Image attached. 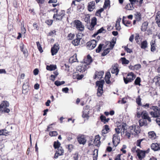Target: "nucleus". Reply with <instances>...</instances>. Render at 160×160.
Masks as SVG:
<instances>
[{
	"label": "nucleus",
	"instance_id": "1",
	"mask_svg": "<svg viewBox=\"0 0 160 160\" xmlns=\"http://www.w3.org/2000/svg\"><path fill=\"white\" fill-rule=\"evenodd\" d=\"M142 107L144 108L149 110H152V111L150 112V114L153 118H157L160 117V109L158 108L157 106H152V104L147 103L143 105Z\"/></svg>",
	"mask_w": 160,
	"mask_h": 160
},
{
	"label": "nucleus",
	"instance_id": "2",
	"mask_svg": "<svg viewBox=\"0 0 160 160\" xmlns=\"http://www.w3.org/2000/svg\"><path fill=\"white\" fill-rule=\"evenodd\" d=\"M53 10H56V13L54 14L53 18L55 21H61L65 15V11L63 10H59L56 8L53 9Z\"/></svg>",
	"mask_w": 160,
	"mask_h": 160
},
{
	"label": "nucleus",
	"instance_id": "3",
	"mask_svg": "<svg viewBox=\"0 0 160 160\" xmlns=\"http://www.w3.org/2000/svg\"><path fill=\"white\" fill-rule=\"evenodd\" d=\"M136 148V146H134L132 148L131 151L133 153L136 152L139 159L142 160L145 156V152L143 150H140L139 148Z\"/></svg>",
	"mask_w": 160,
	"mask_h": 160
},
{
	"label": "nucleus",
	"instance_id": "4",
	"mask_svg": "<svg viewBox=\"0 0 160 160\" xmlns=\"http://www.w3.org/2000/svg\"><path fill=\"white\" fill-rule=\"evenodd\" d=\"M136 78V75L132 72H130L128 73L126 77H123V79L125 83L127 84L132 82Z\"/></svg>",
	"mask_w": 160,
	"mask_h": 160
},
{
	"label": "nucleus",
	"instance_id": "5",
	"mask_svg": "<svg viewBox=\"0 0 160 160\" xmlns=\"http://www.w3.org/2000/svg\"><path fill=\"white\" fill-rule=\"evenodd\" d=\"M128 130L131 134L136 135H137L140 132L141 130L139 126L135 125L134 126H130Z\"/></svg>",
	"mask_w": 160,
	"mask_h": 160
},
{
	"label": "nucleus",
	"instance_id": "6",
	"mask_svg": "<svg viewBox=\"0 0 160 160\" xmlns=\"http://www.w3.org/2000/svg\"><path fill=\"white\" fill-rule=\"evenodd\" d=\"M74 23L76 26V28L79 31L82 32L84 30V26L80 20H74Z\"/></svg>",
	"mask_w": 160,
	"mask_h": 160
},
{
	"label": "nucleus",
	"instance_id": "7",
	"mask_svg": "<svg viewBox=\"0 0 160 160\" xmlns=\"http://www.w3.org/2000/svg\"><path fill=\"white\" fill-rule=\"evenodd\" d=\"M9 104L7 101H3L0 105V110L4 111L5 112L8 113L10 110L7 108L9 106Z\"/></svg>",
	"mask_w": 160,
	"mask_h": 160
},
{
	"label": "nucleus",
	"instance_id": "8",
	"mask_svg": "<svg viewBox=\"0 0 160 160\" xmlns=\"http://www.w3.org/2000/svg\"><path fill=\"white\" fill-rule=\"evenodd\" d=\"M110 70L112 74H115L116 76H117L119 71L118 64L117 63H114L112 66Z\"/></svg>",
	"mask_w": 160,
	"mask_h": 160
},
{
	"label": "nucleus",
	"instance_id": "9",
	"mask_svg": "<svg viewBox=\"0 0 160 160\" xmlns=\"http://www.w3.org/2000/svg\"><path fill=\"white\" fill-rule=\"evenodd\" d=\"M96 41L95 40H92L87 42L86 46L88 49L92 50L96 47Z\"/></svg>",
	"mask_w": 160,
	"mask_h": 160
},
{
	"label": "nucleus",
	"instance_id": "10",
	"mask_svg": "<svg viewBox=\"0 0 160 160\" xmlns=\"http://www.w3.org/2000/svg\"><path fill=\"white\" fill-rule=\"evenodd\" d=\"M88 66L85 64V63L83 62L77 66L76 69L77 71L81 72H84L88 68Z\"/></svg>",
	"mask_w": 160,
	"mask_h": 160
},
{
	"label": "nucleus",
	"instance_id": "11",
	"mask_svg": "<svg viewBox=\"0 0 160 160\" xmlns=\"http://www.w3.org/2000/svg\"><path fill=\"white\" fill-rule=\"evenodd\" d=\"M120 141L119 136L118 133H115L113 135L112 142L114 145L116 146Z\"/></svg>",
	"mask_w": 160,
	"mask_h": 160
},
{
	"label": "nucleus",
	"instance_id": "12",
	"mask_svg": "<svg viewBox=\"0 0 160 160\" xmlns=\"http://www.w3.org/2000/svg\"><path fill=\"white\" fill-rule=\"evenodd\" d=\"M64 152V150L62 147L57 148L54 154V158L55 159L58 158L59 156L63 155Z\"/></svg>",
	"mask_w": 160,
	"mask_h": 160
},
{
	"label": "nucleus",
	"instance_id": "13",
	"mask_svg": "<svg viewBox=\"0 0 160 160\" xmlns=\"http://www.w3.org/2000/svg\"><path fill=\"white\" fill-rule=\"evenodd\" d=\"M59 49V47L58 44H55L52 47L51 52L52 55L53 56L56 55Z\"/></svg>",
	"mask_w": 160,
	"mask_h": 160
},
{
	"label": "nucleus",
	"instance_id": "14",
	"mask_svg": "<svg viewBox=\"0 0 160 160\" xmlns=\"http://www.w3.org/2000/svg\"><path fill=\"white\" fill-rule=\"evenodd\" d=\"M95 2L94 1H91L88 3L87 9L90 12L93 11L95 8Z\"/></svg>",
	"mask_w": 160,
	"mask_h": 160
},
{
	"label": "nucleus",
	"instance_id": "15",
	"mask_svg": "<svg viewBox=\"0 0 160 160\" xmlns=\"http://www.w3.org/2000/svg\"><path fill=\"white\" fill-rule=\"evenodd\" d=\"M151 149L154 151L160 150V143H153L151 145Z\"/></svg>",
	"mask_w": 160,
	"mask_h": 160
},
{
	"label": "nucleus",
	"instance_id": "16",
	"mask_svg": "<svg viewBox=\"0 0 160 160\" xmlns=\"http://www.w3.org/2000/svg\"><path fill=\"white\" fill-rule=\"evenodd\" d=\"M76 37V38L72 41V43L75 46L79 45L80 41L82 39V38L79 37L80 35L78 34H77Z\"/></svg>",
	"mask_w": 160,
	"mask_h": 160
},
{
	"label": "nucleus",
	"instance_id": "17",
	"mask_svg": "<svg viewBox=\"0 0 160 160\" xmlns=\"http://www.w3.org/2000/svg\"><path fill=\"white\" fill-rule=\"evenodd\" d=\"M141 115L142 118L147 119V120L149 122L151 121V118L149 116L148 114L146 111H142L141 113Z\"/></svg>",
	"mask_w": 160,
	"mask_h": 160
},
{
	"label": "nucleus",
	"instance_id": "18",
	"mask_svg": "<svg viewBox=\"0 0 160 160\" xmlns=\"http://www.w3.org/2000/svg\"><path fill=\"white\" fill-rule=\"evenodd\" d=\"M151 45L150 50L152 52H154L157 50V46L155 40H152L150 42Z\"/></svg>",
	"mask_w": 160,
	"mask_h": 160
},
{
	"label": "nucleus",
	"instance_id": "19",
	"mask_svg": "<svg viewBox=\"0 0 160 160\" xmlns=\"http://www.w3.org/2000/svg\"><path fill=\"white\" fill-rule=\"evenodd\" d=\"M77 139L79 144L83 145H84L87 141L86 138L83 135H81L78 136Z\"/></svg>",
	"mask_w": 160,
	"mask_h": 160
},
{
	"label": "nucleus",
	"instance_id": "20",
	"mask_svg": "<svg viewBox=\"0 0 160 160\" xmlns=\"http://www.w3.org/2000/svg\"><path fill=\"white\" fill-rule=\"evenodd\" d=\"M96 23L97 18L95 17H93L91 20V22L90 26L88 27V29L90 30H93Z\"/></svg>",
	"mask_w": 160,
	"mask_h": 160
},
{
	"label": "nucleus",
	"instance_id": "21",
	"mask_svg": "<svg viewBox=\"0 0 160 160\" xmlns=\"http://www.w3.org/2000/svg\"><path fill=\"white\" fill-rule=\"evenodd\" d=\"M92 61V60L91 57L90 55H88L87 56V58L84 59L83 63H85V64L88 66V65L90 64Z\"/></svg>",
	"mask_w": 160,
	"mask_h": 160
},
{
	"label": "nucleus",
	"instance_id": "22",
	"mask_svg": "<svg viewBox=\"0 0 160 160\" xmlns=\"http://www.w3.org/2000/svg\"><path fill=\"white\" fill-rule=\"evenodd\" d=\"M100 137L99 135H96L95 137V139L93 142L95 145L98 147H99L100 145Z\"/></svg>",
	"mask_w": 160,
	"mask_h": 160
},
{
	"label": "nucleus",
	"instance_id": "23",
	"mask_svg": "<svg viewBox=\"0 0 160 160\" xmlns=\"http://www.w3.org/2000/svg\"><path fill=\"white\" fill-rule=\"evenodd\" d=\"M104 74V72L103 71L96 72L95 73L94 79L97 78L100 80L102 78V76Z\"/></svg>",
	"mask_w": 160,
	"mask_h": 160
},
{
	"label": "nucleus",
	"instance_id": "24",
	"mask_svg": "<svg viewBox=\"0 0 160 160\" xmlns=\"http://www.w3.org/2000/svg\"><path fill=\"white\" fill-rule=\"evenodd\" d=\"M104 82L103 80L98 81L96 82V86L98 87V88H103V86Z\"/></svg>",
	"mask_w": 160,
	"mask_h": 160
},
{
	"label": "nucleus",
	"instance_id": "25",
	"mask_svg": "<svg viewBox=\"0 0 160 160\" xmlns=\"http://www.w3.org/2000/svg\"><path fill=\"white\" fill-rule=\"evenodd\" d=\"M147 119H144L142 118L139 120V123L140 127L143 126H146L148 125V122Z\"/></svg>",
	"mask_w": 160,
	"mask_h": 160
},
{
	"label": "nucleus",
	"instance_id": "26",
	"mask_svg": "<svg viewBox=\"0 0 160 160\" xmlns=\"http://www.w3.org/2000/svg\"><path fill=\"white\" fill-rule=\"evenodd\" d=\"M20 48L21 51L23 52L25 55H28V51L27 49L24 48V45L23 43H22L20 45Z\"/></svg>",
	"mask_w": 160,
	"mask_h": 160
},
{
	"label": "nucleus",
	"instance_id": "27",
	"mask_svg": "<svg viewBox=\"0 0 160 160\" xmlns=\"http://www.w3.org/2000/svg\"><path fill=\"white\" fill-rule=\"evenodd\" d=\"M148 136L149 138L152 140H155L157 137L156 134L153 131L149 132H148Z\"/></svg>",
	"mask_w": 160,
	"mask_h": 160
},
{
	"label": "nucleus",
	"instance_id": "28",
	"mask_svg": "<svg viewBox=\"0 0 160 160\" xmlns=\"http://www.w3.org/2000/svg\"><path fill=\"white\" fill-rule=\"evenodd\" d=\"M110 131V128L108 125H105L103 127L102 131V134L107 133Z\"/></svg>",
	"mask_w": 160,
	"mask_h": 160
},
{
	"label": "nucleus",
	"instance_id": "29",
	"mask_svg": "<svg viewBox=\"0 0 160 160\" xmlns=\"http://www.w3.org/2000/svg\"><path fill=\"white\" fill-rule=\"evenodd\" d=\"M122 22L127 27H129L131 25V21L127 20L125 17H123Z\"/></svg>",
	"mask_w": 160,
	"mask_h": 160
},
{
	"label": "nucleus",
	"instance_id": "30",
	"mask_svg": "<svg viewBox=\"0 0 160 160\" xmlns=\"http://www.w3.org/2000/svg\"><path fill=\"white\" fill-rule=\"evenodd\" d=\"M134 4H132L131 2L129 3L126 5L124 8L128 10H132L134 8Z\"/></svg>",
	"mask_w": 160,
	"mask_h": 160
},
{
	"label": "nucleus",
	"instance_id": "31",
	"mask_svg": "<svg viewBox=\"0 0 160 160\" xmlns=\"http://www.w3.org/2000/svg\"><path fill=\"white\" fill-rule=\"evenodd\" d=\"M40 8H43L46 3V0H36Z\"/></svg>",
	"mask_w": 160,
	"mask_h": 160
},
{
	"label": "nucleus",
	"instance_id": "32",
	"mask_svg": "<svg viewBox=\"0 0 160 160\" xmlns=\"http://www.w3.org/2000/svg\"><path fill=\"white\" fill-rule=\"evenodd\" d=\"M148 26V23L147 22H144L142 25L141 30L142 31L144 32L146 31Z\"/></svg>",
	"mask_w": 160,
	"mask_h": 160
},
{
	"label": "nucleus",
	"instance_id": "33",
	"mask_svg": "<svg viewBox=\"0 0 160 160\" xmlns=\"http://www.w3.org/2000/svg\"><path fill=\"white\" fill-rule=\"evenodd\" d=\"M155 19L158 26L160 27V11L158 12L157 13Z\"/></svg>",
	"mask_w": 160,
	"mask_h": 160
},
{
	"label": "nucleus",
	"instance_id": "34",
	"mask_svg": "<svg viewBox=\"0 0 160 160\" xmlns=\"http://www.w3.org/2000/svg\"><path fill=\"white\" fill-rule=\"evenodd\" d=\"M134 17L137 21L139 22L142 19L141 15L140 12H137L134 14Z\"/></svg>",
	"mask_w": 160,
	"mask_h": 160
},
{
	"label": "nucleus",
	"instance_id": "35",
	"mask_svg": "<svg viewBox=\"0 0 160 160\" xmlns=\"http://www.w3.org/2000/svg\"><path fill=\"white\" fill-rule=\"evenodd\" d=\"M57 68V66L56 65H48L46 67V69L48 70L52 71L55 70Z\"/></svg>",
	"mask_w": 160,
	"mask_h": 160
},
{
	"label": "nucleus",
	"instance_id": "36",
	"mask_svg": "<svg viewBox=\"0 0 160 160\" xmlns=\"http://www.w3.org/2000/svg\"><path fill=\"white\" fill-rule=\"evenodd\" d=\"M145 140V139L144 138L138 139L137 141L135 143V144H136L137 146L139 147L140 148H142V146L141 145V143L143 140Z\"/></svg>",
	"mask_w": 160,
	"mask_h": 160
},
{
	"label": "nucleus",
	"instance_id": "37",
	"mask_svg": "<svg viewBox=\"0 0 160 160\" xmlns=\"http://www.w3.org/2000/svg\"><path fill=\"white\" fill-rule=\"evenodd\" d=\"M148 42L146 40L142 42L141 44V48L142 49H145L148 47Z\"/></svg>",
	"mask_w": 160,
	"mask_h": 160
},
{
	"label": "nucleus",
	"instance_id": "38",
	"mask_svg": "<svg viewBox=\"0 0 160 160\" xmlns=\"http://www.w3.org/2000/svg\"><path fill=\"white\" fill-rule=\"evenodd\" d=\"M127 124L126 123L123 122L122 123V131L121 132V134H124L125 132L127 131Z\"/></svg>",
	"mask_w": 160,
	"mask_h": 160
},
{
	"label": "nucleus",
	"instance_id": "39",
	"mask_svg": "<svg viewBox=\"0 0 160 160\" xmlns=\"http://www.w3.org/2000/svg\"><path fill=\"white\" fill-rule=\"evenodd\" d=\"M153 80L155 82L156 84H158L160 86V75L156 76L154 78Z\"/></svg>",
	"mask_w": 160,
	"mask_h": 160
},
{
	"label": "nucleus",
	"instance_id": "40",
	"mask_svg": "<svg viewBox=\"0 0 160 160\" xmlns=\"http://www.w3.org/2000/svg\"><path fill=\"white\" fill-rule=\"evenodd\" d=\"M89 112V111H84L83 112L82 117L84 118H86L87 119H88L89 117V116L88 115Z\"/></svg>",
	"mask_w": 160,
	"mask_h": 160
},
{
	"label": "nucleus",
	"instance_id": "41",
	"mask_svg": "<svg viewBox=\"0 0 160 160\" xmlns=\"http://www.w3.org/2000/svg\"><path fill=\"white\" fill-rule=\"evenodd\" d=\"M69 60L71 61L72 62H77L78 61V59L77 58L76 54H74L73 56L71 57L70 58Z\"/></svg>",
	"mask_w": 160,
	"mask_h": 160
},
{
	"label": "nucleus",
	"instance_id": "42",
	"mask_svg": "<svg viewBox=\"0 0 160 160\" xmlns=\"http://www.w3.org/2000/svg\"><path fill=\"white\" fill-rule=\"evenodd\" d=\"M103 93V88H98L97 95L98 97H100L102 96Z\"/></svg>",
	"mask_w": 160,
	"mask_h": 160
},
{
	"label": "nucleus",
	"instance_id": "43",
	"mask_svg": "<svg viewBox=\"0 0 160 160\" xmlns=\"http://www.w3.org/2000/svg\"><path fill=\"white\" fill-rule=\"evenodd\" d=\"M61 143L58 140L55 141L53 143V147L55 149H57L60 148Z\"/></svg>",
	"mask_w": 160,
	"mask_h": 160
},
{
	"label": "nucleus",
	"instance_id": "44",
	"mask_svg": "<svg viewBox=\"0 0 160 160\" xmlns=\"http://www.w3.org/2000/svg\"><path fill=\"white\" fill-rule=\"evenodd\" d=\"M122 64H128L129 62V61L126 59L125 57L121 58L120 59Z\"/></svg>",
	"mask_w": 160,
	"mask_h": 160
},
{
	"label": "nucleus",
	"instance_id": "45",
	"mask_svg": "<svg viewBox=\"0 0 160 160\" xmlns=\"http://www.w3.org/2000/svg\"><path fill=\"white\" fill-rule=\"evenodd\" d=\"M141 82V78L139 77H138L136 78L134 81V84L135 85H138L140 86L141 84L140 82Z\"/></svg>",
	"mask_w": 160,
	"mask_h": 160
},
{
	"label": "nucleus",
	"instance_id": "46",
	"mask_svg": "<svg viewBox=\"0 0 160 160\" xmlns=\"http://www.w3.org/2000/svg\"><path fill=\"white\" fill-rule=\"evenodd\" d=\"M110 49L109 48H107L106 49L104 50L103 52L102 53L101 56H105L110 51Z\"/></svg>",
	"mask_w": 160,
	"mask_h": 160
},
{
	"label": "nucleus",
	"instance_id": "47",
	"mask_svg": "<svg viewBox=\"0 0 160 160\" xmlns=\"http://www.w3.org/2000/svg\"><path fill=\"white\" fill-rule=\"evenodd\" d=\"M53 73L54 75H51L50 76L51 77H53V78H50V80L52 81L53 82H54L55 80V78H56L57 76L58 75V72L57 71H56L53 72Z\"/></svg>",
	"mask_w": 160,
	"mask_h": 160
},
{
	"label": "nucleus",
	"instance_id": "48",
	"mask_svg": "<svg viewBox=\"0 0 160 160\" xmlns=\"http://www.w3.org/2000/svg\"><path fill=\"white\" fill-rule=\"evenodd\" d=\"M36 44L38 50L41 53H42L43 52V50L41 44H40L39 42H36Z\"/></svg>",
	"mask_w": 160,
	"mask_h": 160
},
{
	"label": "nucleus",
	"instance_id": "49",
	"mask_svg": "<svg viewBox=\"0 0 160 160\" xmlns=\"http://www.w3.org/2000/svg\"><path fill=\"white\" fill-rule=\"evenodd\" d=\"M65 82L64 81H56L54 82V84L57 86H59L61 85L64 84Z\"/></svg>",
	"mask_w": 160,
	"mask_h": 160
},
{
	"label": "nucleus",
	"instance_id": "50",
	"mask_svg": "<svg viewBox=\"0 0 160 160\" xmlns=\"http://www.w3.org/2000/svg\"><path fill=\"white\" fill-rule=\"evenodd\" d=\"M66 148L68 149V151L70 152L73 149L74 146L72 144H69L67 145Z\"/></svg>",
	"mask_w": 160,
	"mask_h": 160
},
{
	"label": "nucleus",
	"instance_id": "51",
	"mask_svg": "<svg viewBox=\"0 0 160 160\" xmlns=\"http://www.w3.org/2000/svg\"><path fill=\"white\" fill-rule=\"evenodd\" d=\"M103 44H100L99 45L97 48L96 50V52L97 53L99 52L101 50L102 46H103Z\"/></svg>",
	"mask_w": 160,
	"mask_h": 160
},
{
	"label": "nucleus",
	"instance_id": "52",
	"mask_svg": "<svg viewBox=\"0 0 160 160\" xmlns=\"http://www.w3.org/2000/svg\"><path fill=\"white\" fill-rule=\"evenodd\" d=\"M135 36V39L136 42L138 44H139L140 42L139 39H140V36L138 33H136Z\"/></svg>",
	"mask_w": 160,
	"mask_h": 160
},
{
	"label": "nucleus",
	"instance_id": "53",
	"mask_svg": "<svg viewBox=\"0 0 160 160\" xmlns=\"http://www.w3.org/2000/svg\"><path fill=\"white\" fill-rule=\"evenodd\" d=\"M100 119L101 121L103 122L104 124L106 123V118L105 116L102 115L100 117Z\"/></svg>",
	"mask_w": 160,
	"mask_h": 160
},
{
	"label": "nucleus",
	"instance_id": "54",
	"mask_svg": "<svg viewBox=\"0 0 160 160\" xmlns=\"http://www.w3.org/2000/svg\"><path fill=\"white\" fill-rule=\"evenodd\" d=\"M74 36L75 35L74 34L71 33L68 35L67 37L68 39V40H72L73 39Z\"/></svg>",
	"mask_w": 160,
	"mask_h": 160
},
{
	"label": "nucleus",
	"instance_id": "55",
	"mask_svg": "<svg viewBox=\"0 0 160 160\" xmlns=\"http://www.w3.org/2000/svg\"><path fill=\"white\" fill-rule=\"evenodd\" d=\"M58 134V132L56 131H51L49 133V135L51 137L56 136Z\"/></svg>",
	"mask_w": 160,
	"mask_h": 160
},
{
	"label": "nucleus",
	"instance_id": "56",
	"mask_svg": "<svg viewBox=\"0 0 160 160\" xmlns=\"http://www.w3.org/2000/svg\"><path fill=\"white\" fill-rule=\"evenodd\" d=\"M110 5V1L109 0H105L103 8H106L108 5Z\"/></svg>",
	"mask_w": 160,
	"mask_h": 160
},
{
	"label": "nucleus",
	"instance_id": "57",
	"mask_svg": "<svg viewBox=\"0 0 160 160\" xmlns=\"http://www.w3.org/2000/svg\"><path fill=\"white\" fill-rule=\"evenodd\" d=\"M128 46V45L127 46H125L124 47V50L128 53H131L132 52V50L129 48Z\"/></svg>",
	"mask_w": 160,
	"mask_h": 160
},
{
	"label": "nucleus",
	"instance_id": "58",
	"mask_svg": "<svg viewBox=\"0 0 160 160\" xmlns=\"http://www.w3.org/2000/svg\"><path fill=\"white\" fill-rule=\"evenodd\" d=\"M45 23L49 26H51L52 25L53 20L52 19H48L45 21Z\"/></svg>",
	"mask_w": 160,
	"mask_h": 160
},
{
	"label": "nucleus",
	"instance_id": "59",
	"mask_svg": "<svg viewBox=\"0 0 160 160\" xmlns=\"http://www.w3.org/2000/svg\"><path fill=\"white\" fill-rule=\"evenodd\" d=\"M90 16L89 15H87V16H86L84 18V20L85 22H86L87 23L90 22Z\"/></svg>",
	"mask_w": 160,
	"mask_h": 160
},
{
	"label": "nucleus",
	"instance_id": "60",
	"mask_svg": "<svg viewBox=\"0 0 160 160\" xmlns=\"http://www.w3.org/2000/svg\"><path fill=\"white\" fill-rule=\"evenodd\" d=\"M73 158L74 160H78L79 156L78 153V152H76L74 154Z\"/></svg>",
	"mask_w": 160,
	"mask_h": 160
},
{
	"label": "nucleus",
	"instance_id": "61",
	"mask_svg": "<svg viewBox=\"0 0 160 160\" xmlns=\"http://www.w3.org/2000/svg\"><path fill=\"white\" fill-rule=\"evenodd\" d=\"M21 32L22 34H25L26 33V29L24 27V26L21 27Z\"/></svg>",
	"mask_w": 160,
	"mask_h": 160
},
{
	"label": "nucleus",
	"instance_id": "62",
	"mask_svg": "<svg viewBox=\"0 0 160 160\" xmlns=\"http://www.w3.org/2000/svg\"><path fill=\"white\" fill-rule=\"evenodd\" d=\"M136 102L139 106H142L143 105L141 104V99L140 98H138L136 99Z\"/></svg>",
	"mask_w": 160,
	"mask_h": 160
},
{
	"label": "nucleus",
	"instance_id": "63",
	"mask_svg": "<svg viewBox=\"0 0 160 160\" xmlns=\"http://www.w3.org/2000/svg\"><path fill=\"white\" fill-rule=\"evenodd\" d=\"M111 77L110 73L109 72H107L105 75V79H110Z\"/></svg>",
	"mask_w": 160,
	"mask_h": 160
},
{
	"label": "nucleus",
	"instance_id": "64",
	"mask_svg": "<svg viewBox=\"0 0 160 160\" xmlns=\"http://www.w3.org/2000/svg\"><path fill=\"white\" fill-rule=\"evenodd\" d=\"M33 26L34 29H36L37 30H38L39 28L37 22H34L33 24Z\"/></svg>",
	"mask_w": 160,
	"mask_h": 160
}]
</instances>
